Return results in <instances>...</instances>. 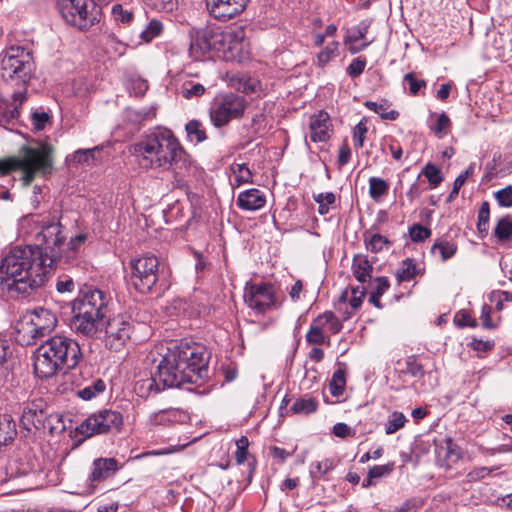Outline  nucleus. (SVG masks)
Instances as JSON below:
<instances>
[{
    "label": "nucleus",
    "instance_id": "nucleus-1",
    "mask_svg": "<svg viewBox=\"0 0 512 512\" xmlns=\"http://www.w3.org/2000/svg\"><path fill=\"white\" fill-rule=\"evenodd\" d=\"M61 224L41 221L37 244L11 249L0 261V289L10 296L28 295L51 277L61 256L54 246L62 243Z\"/></svg>",
    "mask_w": 512,
    "mask_h": 512
},
{
    "label": "nucleus",
    "instance_id": "nucleus-2",
    "mask_svg": "<svg viewBox=\"0 0 512 512\" xmlns=\"http://www.w3.org/2000/svg\"><path fill=\"white\" fill-rule=\"evenodd\" d=\"M137 165L145 171L172 172L182 176L191 166L190 155L171 130L144 135L130 148Z\"/></svg>",
    "mask_w": 512,
    "mask_h": 512
},
{
    "label": "nucleus",
    "instance_id": "nucleus-3",
    "mask_svg": "<svg viewBox=\"0 0 512 512\" xmlns=\"http://www.w3.org/2000/svg\"><path fill=\"white\" fill-rule=\"evenodd\" d=\"M207 373L208 358L205 348L189 341H181L169 347L157 366V376L163 387L198 384Z\"/></svg>",
    "mask_w": 512,
    "mask_h": 512
},
{
    "label": "nucleus",
    "instance_id": "nucleus-4",
    "mask_svg": "<svg viewBox=\"0 0 512 512\" xmlns=\"http://www.w3.org/2000/svg\"><path fill=\"white\" fill-rule=\"evenodd\" d=\"M79 344L64 335L44 341L34 353V371L40 378H50L65 369L75 368L81 358Z\"/></svg>",
    "mask_w": 512,
    "mask_h": 512
},
{
    "label": "nucleus",
    "instance_id": "nucleus-5",
    "mask_svg": "<svg viewBox=\"0 0 512 512\" xmlns=\"http://www.w3.org/2000/svg\"><path fill=\"white\" fill-rule=\"evenodd\" d=\"M52 164L53 149L49 145L23 146L17 155L0 159V175L19 171L20 180L27 187L38 175L48 173Z\"/></svg>",
    "mask_w": 512,
    "mask_h": 512
},
{
    "label": "nucleus",
    "instance_id": "nucleus-6",
    "mask_svg": "<svg viewBox=\"0 0 512 512\" xmlns=\"http://www.w3.org/2000/svg\"><path fill=\"white\" fill-rule=\"evenodd\" d=\"M35 70L32 53L22 46L7 48L1 58V78L8 83L25 87L31 80Z\"/></svg>",
    "mask_w": 512,
    "mask_h": 512
},
{
    "label": "nucleus",
    "instance_id": "nucleus-7",
    "mask_svg": "<svg viewBox=\"0 0 512 512\" xmlns=\"http://www.w3.org/2000/svg\"><path fill=\"white\" fill-rule=\"evenodd\" d=\"M57 325L54 313L45 308H38L27 313L16 325V339L21 345H33L49 335Z\"/></svg>",
    "mask_w": 512,
    "mask_h": 512
},
{
    "label": "nucleus",
    "instance_id": "nucleus-8",
    "mask_svg": "<svg viewBox=\"0 0 512 512\" xmlns=\"http://www.w3.org/2000/svg\"><path fill=\"white\" fill-rule=\"evenodd\" d=\"M57 5L63 19L80 30H86L98 21L93 0H58Z\"/></svg>",
    "mask_w": 512,
    "mask_h": 512
},
{
    "label": "nucleus",
    "instance_id": "nucleus-9",
    "mask_svg": "<svg viewBox=\"0 0 512 512\" xmlns=\"http://www.w3.org/2000/svg\"><path fill=\"white\" fill-rule=\"evenodd\" d=\"M246 105L245 98L235 93H227L216 98L210 108L212 124L220 128L234 119H240Z\"/></svg>",
    "mask_w": 512,
    "mask_h": 512
},
{
    "label": "nucleus",
    "instance_id": "nucleus-10",
    "mask_svg": "<svg viewBox=\"0 0 512 512\" xmlns=\"http://www.w3.org/2000/svg\"><path fill=\"white\" fill-rule=\"evenodd\" d=\"M217 52L219 57L226 61L241 62L247 54V41L245 32L241 27L218 29L216 35Z\"/></svg>",
    "mask_w": 512,
    "mask_h": 512
},
{
    "label": "nucleus",
    "instance_id": "nucleus-11",
    "mask_svg": "<svg viewBox=\"0 0 512 512\" xmlns=\"http://www.w3.org/2000/svg\"><path fill=\"white\" fill-rule=\"evenodd\" d=\"M243 298L247 306L258 314H264L282 305L274 286L269 283L246 284Z\"/></svg>",
    "mask_w": 512,
    "mask_h": 512
},
{
    "label": "nucleus",
    "instance_id": "nucleus-12",
    "mask_svg": "<svg viewBox=\"0 0 512 512\" xmlns=\"http://www.w3.org/2000/svg\"><path fill=\"white\" fill-rule=\"evenodd\" d=\"M123 425V416L120 412L104 409L90 415L78 427V432L85 437L94 434L118 432Z\"/></svg>",
    "mask_w": 512,
    "mask_h": 512
},
{
    "label": "nucleus",
    "instance_id": "nucleus-13",
    "mask_svg": "<svg viewBox=\"0 0 512 512\" xmlns=\"http://www.w3.org/2000/svg\"><path fill=\"white\" fill-rule=\"evenodd\" d=\"M158 258L154 255L139 257L131 261V280L136 290L148 293L158 281Z\"/></svg>",
    "mask_w": 512,
    "mask_h": 512
},
{
    "label": "nucleus",
    "instance_id": "nucleus-14",
    "mask_svg": "<svg viewBox=\"0 0 512 512\" xmlns=\"http://www.w3.org/2000/svg\"><path fill=\"white\" fill-rule=\"evenodd\" d=\"M342 328V321L332 311H325L312 320L305 335L306 342L330 345V335L338 334Z\"/></svg>",
    "mask_w": 512,
    "mask_h": 512
},
{
    "label": "nucleus",
    "instance_id": "nucleus-15",
    "mask_svg": "<svg viewBox=\"0 0 512 512\" xmlns=\"http://www.w3.org/2000/svg\"><path fill=\"white\" fill-rule=\"evenodd\" d=\"M218 28L204 27L191 28L190 36V55L195 60H201L209 52H217L216 35Z\"/></svg>",
    "mask_w": 512,
    "mask_h": 512
},
{
    "label": "nucleus",
    "instance_id": "nucleus-16",
    "mask_svg": "<svg viewBox=\"0 0 512 512\" xmlns=\"http://www.w3.org/2000/svg\"><path fill=\"white\" fill-rule=\"evenodd\" d=\"M132 325L121 316L109 320L106 326L105 344L110 350H120L130 338Z\"/></svg>",
    "mask_w": 512,
    "mask_h": 512
},
{
    "label": "nucleus",
    "instance_id": "nucleus-17",
    "mask_svg": "<svg viewBox=\"0 0 512 512\" xmlns=\"http://www.w3.org/2000/svg\"><path fill=\"white\" fill-rule=\"evenodd\" d=\"M105 295L98 289L89 288L74 300L72 311L104 317Z\"/></svg>",
    "mask_w": 512,
    "mask_h": 512
},
{
    "label": "nucleus",
    "instance_id": "nucleus-18",
    "mask_svg": "<svg viewBox=\"0 0 512 512\" xmlns=\"http://www.w3.org/2000/svg\"><path fill=\"white\" fill-rule=\"evenodd\" d=\"M250 0H206L211 16L218 20H229L241 13Z\"/></svg>",
    "mask_w": 512,
    "mask_h": 512
},
{
    "label": "nucleus",
    "instance_id": "nucleus-19",
    "mask_svg": "<svg viewBox=\"0 0 512 512\" xmlns=\"http://www.w3.org/2000/svg\"><path fill=\"white\" fill-rule=\"evenodd\" d=\"M70 327L77 334L94 337L102 327V317L72 311Z\"/></svg>",
    "mask_w": 512,
    "mask_h": 512
},
{
    "label": "nucleus",
    "instance_id": "nucleus-20",
    "mask_svg": "<svg viewBox=\"0 0 512 512\" xmlns=\"http://www.w3.org/2000/svg\"><path fill=\"white\" fill-rule=\"evenodd\" d=\"M310 139L313 142H326L332 132L330 116L325 111H319L310 117Z\"/></svg>",
    "mask_w": 512,
    "mask_h": 512
},
{
    "label": "nucleus",
    "instance_id": "nucleus-21",
    "mask_svg": "<svg viewBox=\"0 0 512 512\" xmlns=\"http://www.w3.org/2000/svg\"><path fill=\"white\" fill-rule=\"evenodd\" d=\"M119 469L115 458H97L92 462L88 481L91 485L112 477Z\"/></svg>",
    "mask_w": 512,
    "mask_h": 512
},
{
    "label": "nucleus",
    "instance_id": "nucleus-22",
    "mask_svg": "<svg viewBox=\"0 0 512 512\" xmlns=\"http://www.w3.org/2000/svg\"><path fill=\"white\" fill-rule=\"evenodd\" d=\"M236 204L241 210L257 211L265 206L266 195L259 189H248L239 193Z\"/></svg>",
    "mask_w": 512,
    "mask_h": 512
},
{
    "label": "nucleus",
    "instance_id": "nucleus-23",
    "mask_svg": "<svg viewBox=\"0 0 512 512\" xmlns=\"http://www.w3.org/2000/svg\"><path fill=\"white\" fill-rule=\"evenodd\" d=\"M60 236L63 237L62 243L55 246V251L61 256V260L58 262V265L61 263H70L71 260L75 258L78 248L86 240L85 234H79L74 238H71L70 241L65 244V236L62 235V231L60 232ZM50 245L54 247L53 243H50Z\"/></svg>",
    "mask_w": 512,
    "mask_h": 512
},
{
    "label": "nucleus",
    "instance_id": "nucleus-24",
    "mask_svg": "<svg viewBox=\"0 0 512 512\" xmlns=\"http://www.w3.org/2000/svg\"><path fill=\"white\" fill-rule=\"evenodd\" d=\"M369 29V24L366 22L360 23L357 27L352 28L344 38L345 44H350L349 51L356 54L364 50L372 41L363 42L357 45L359 40H364Z\"/></svg>",
    "mask_w": 512,
    "mask_h": 512
},
{
    "label": "nucleus",
    "instance_id": "nucleus-25",
    "mask_svg": "<svg viewBox=\"0 0 512 512\" xmlns=\"http://www.w3.org/2000/svg\"><path fill=\"white\" fill-rule=\"evenodd\" d=\"M44 412L40 404L29 403L23 408L22 424L27 430L38 429L43 424Z\"/></svg>",
    "mask_w": 512,
    "mask_h": 512
},
{
    "label": "nucleus",
    "instance_id": "nucleus-26",
    "mask_svg": "<svg viewBox=\"0 0 512 512\" xmlns=\"http://www.w3.org/2000/svg\"><path fill=\"white\" fill-rule=\"evenodd\" d=\"M102 147L95 146L89 149H78L69 156L70 165H86L92 166L99 161Z\"/></svg>",
    "mask_w": 512,
    "mask_h": 512
},
{
    "label": "nucleus",
    "instance_id": "nucleus-27",
    "mask_svg": "<svg viewBox=\"0 0 512 512\" xmlns=\"http://www.w3.org/2000/svg\"><path fill=\"white\" fill-rule=\"evenodd\" d=\"M437 457L438 461L450 468L461 458L460 448L452 439H447L445 444L437 449Z\"/></svg>",
    "mask_w": 512,
    "mask_h": 512
},
{
    "label": "nucleus",
    "instance_id": "nucleus-28",
    "mask_svg": "<svg viewBox=\"0 0 512 512\" xmlns=\"http://www.w3.org/2000/svg\"><path fill=\"white\" fill-rule=\"evenodd\" d=\"M16 436V423L11 415H0V447L11 444Z\"/></svg>",
    "mask_w": 512,
    "mask_h": 512
},
{
    "label": "nucleus",
    "instance_id": "nucleus-29",
    "mask_svg": "<svg viewBox=\"0 0 512 512\" xmlns=\"http://www.w3.org/2000/svg\"><path fill=\"white\" fill-rule=\"evenodd\" d=\"M165 388L159 380L157 373L154 376L142 378L135 384V391L141 397H148L152 393H158Z\"/></svg>",
    "mask_w": 512,
    "mask_h": 512
},
{
    "label": "nucleus",
    "instance_id": "nucleus-30",
    "mask_svg": "<svg viewBox=\"0 0 512 512\" xmlns=\"http://www.w3.org/2000/svg\"><path fill=\"white\" fill-rule=\"evenodd\" d=\"M372 264L362 255H356L353 258L352 270L355 278L361 282H366L371 277Z\"/></svg>",
    "mask_w": 512,
    "mask_h": 512
},
{
    "label": "nucleus",
    "instance_id": "nucleus-31",
    "mask_svg": "<svg viewBox=\"0 0 512 512\" xmlns=\"http://www.w3.org/2000/svg\"><path fill=\"white\" fill-rule=\"evenodd\" d=\"M458 246L455 242L447 239H438L431 247V253L439 255L442 261L452 258L457 252Z\"/></svg>",
    "mask_w": 512,
    "mask_h": 512
},
{
    "label": "nucleus",
    "instance_id": "nucleus-32",
    "mask_svg": "<svg viewBox=\"0 0 512 512\" xmlns=\"http://www.w3.org/2000/svg\"><path fill=\"white\" fill-rule=\"evenodd\" d=\"M364 106L370 111L377 113L383 120L394 121L399 117V112L397 110H388L390 103L387 100H382L379 103L374 101H366Z\"/></svg>",
    "mask_w": 512,
    "mask_h": 512
},
{
    "label": "nucleus",
    "instance_id": "nucleus-33",
    "mask_svg": "<svg viewBox=\"0 0 512 512\" xmlns=\"http://www.w3.org/2000/svg\"><path fill=\"white\" fill-rule=\"evenodd\" d=\"M419 273V268L415 261L411 258H407L402 261L401 266L397 269L395 276L398 283L409 282L413 280Z\"/></svg>",
    "mask_w": 512,
    "mask_h": 512
},
{
    "label": "nucleus",
    "instance_id": "nucleus-34",
    "mask_svg": "<svg viewBox=\"0 0 512 512\" xmlns=\"http://www.w3.org/2000/svg\"><path fill=\"white\" fill-rule=\"evenodd\" d=\"M364 242L366 248L373 253H378L385 248L388 249L391 245V242L385 236L380 234L369 235L367 232L364 234Z\"/></svg>",
    "mask_w": 512,
    "mask_h": 512
},
{
    "label": "nucleus",
    "instance_id": "nucleus-35",
    "mask_svg": "<svg viewBox=\"0 0 512 512\" xmlns=\"http://www.w3.org/2000/svg\"><path fill=\"white\" fill-rule=\"evenodd\" d=\"M106 389V384L102 379H96L91 384L77 391V395L83 400H91L102 394Z\"/></svg>",
    "mask_w": 512,
    "mask_h": 512
},
{
    "label": "nucleus",
    "instance_id": "nucleus-36",
    "mask_svg": "<svg viewBox=\"0 0 512 512\" xmlns=\"http://www.w3.org/2000/svg\"><path fill=\"white\" fill-rule=\"evenodd\" d=\"M163 23L156 18L151 19L145 29L140 33V39L145 43H150L153 39L163 33Z\"/></svg>",
    "mask_w": 512,
    "mask_h": 512
},
{
    "label": "nucleus",
    "instance_id": "nucleus-37",
    "mask_svg": "<svg viewBox=\"0 0 512 512\" xmlns=\"http://www.w3.org/2000/svg\"><path fill=\"white\" fill-rule=\"evenodd\" d=\"M318 408V401L313 397H305L297 399L291 406L294 414H311Z\"/></svg>",
    "mask_w": 512,
    "mask_h": 512
},
{
    "label": "nucleus",
    "instance_id": "nucleus-38",
    "mask_svg": "<svg viewBox=\"0 0 512 512\" xmlns=\"http://www.w3.org/2000/svg\"><path fill=\"white\" fill-rule=\"evenodd\" d=\"M389 190V184L382 178L370 177L369 178V195L374 201H378L381 197L386 195Z\"/></svg>",
    "mask_w": 512,
    "mask_h": 512
},
{
    "label": "nucleus",
    "instance_id": "nucleus-39",
    "mask_svg": "<svg viewBox=\"0 0 512 512\" xmlns=\"http://www.w3.org/2000/svg\"><path fill=\"white\" fill-rule=\"evenodd\" d=\"M185 130L190 141L200 143L205 141L207 138L203 124L198 120L189 121L185 126Z\"/></svg>",
    "mask_w": 512,
    "mask_h": 512
},
{
    "label": "nucleus",
    "instance_id": "nucleus-40",
    "mask_svg": "<svg viewBox=\"0 0 512 512\" xmlns=\"http://www.w3.org/2000/svg\"><path fill=\"white\" fill-rule=\"evenodd\" d=\"M335 467L333 459L326 458L322 461H316L311 464L310 475L313 479L322 478Z\"/></svg>",
    "mask_w": 512,
    "mask_h": 512
},
{
    "label": "nucleus",
    "instance_id": "nucleus-41",
    "mask_svg": "<svg viewBox=\"0 0 512 512\" xmlns=\"http://www.w3.org/2000/svg\"><path fill=\"white\" fill-rule=\"evenodd\" d=\"M345 385V372L341 369L336 370L329 384L330 393L335 397L343 395Z\"/></svg>",
    "mask_w": 512,
    "mask_h": 512
},
{
    "label": "nucleus",
    "instance_id": "nucleus-42",
    "mask_svg": "<svg viewBox=\"0 0 512 512\" xmlns=\"http://www.w3.org/2000/svg\"><path fill=\"white\" fill-rule=\"evenodd\" d=\"M494 235L500 241H505L510 239L512 236V219L509 216L501 218L495 228Z\"/></svg>",
    "mask_w": 512,
    "mask_h": 512
},
{
    "label": "nucleus",
    "instance_id": "nucleus-43",
    "mask_svg": "<svg viewBox=\"0 0 512 512\" xmlns=\"http://www.w3.org/2000/svg\"><path fill=\"white\" fill-rule=\"evenodd\" d=\"M407 419L401 412L394 411L385 424V433L388 435L396 433L398 430L404 427Z\"/></svg>",
    "mask_w": 512,
    "mask_h": 512
},
{
    "label": "nucleus",
    "instance_id": "nucleus-44",
    "mask_svg": "<svg viewBox=\"0 0 512 512\" xmlns=\"http://www.w3.org/2000/svg\"><path fill=\"white\" fill-rule=\"evenodd\" d=\"M339 42H330L324 50L317 55V65L324 67L329 61L338 55Z\"/></svg>",
    "mask_w": 512,
    "mask_h": 512
},
{
    "label": "nucleus",
    "instance_id": "nucleus-45",
    "mask_svg": "<svg viewBox=\"0 0 512 512\" xmlns=\"http://www.w3.org/2000/svg\"><path fill=\"white\" fill-rule=\"evenodd\" d=\"M18 116L19 110L17 104H8L5 101H0V125L9 123Z\"/></svg>",
    "mask_w": 512,
    "mask_h": 512
},
{
    "label": "nucleus",
    "instance_id": "nucleus-46",
    "mask_svg": "<svg viewBox=\"0 0 512 512\" xmlns=\"http://www.w3.org/2000/svg\"><path fill=\"white\" fill-rule=\"evenodd\" d=\"M313 198L319 205L318 212L321 215H326L330 210V205H333L336 201V197L332 192L319 193L313 195Z\"/></svg>",
    "mask_w": 512,
    "mask_h": 512
},
{
    "label": "nucleus",
    "instance_id": "nucleus-47",
    "mask_svg": "<svg viewBox=\"0 0 512 512\" xmlns=\"http://www.w3.org/2000/svg\"><path fill=\"white\" fill-rule=\"evenodd\" d=\"M144 5L159 11V12H172L178 6V0H142Z\"/></svg>",
    "mask_w": 512,
    "mask_h": 512
},
{
    "label": "nucleus",
    "instance_id": "nucleus-48",
    "mask_svg": "<svg viewBox=\"0 0 512 512\" xmlns=\"http://www.w3.org/2000/svg\"><path fill=\"white\" fill-rule=\"evenodd\" d=\"M232 171L235 176V182L238 186L244 183L252 182V173L250 169L244 163L234 164L232 166Z\"/></svg>",
    "mask_w": 512,
    "mask_h": 512
},
{
    "label": "nucleus",
    "instance_id": "nucleus-49",
    "mask_svg": "<svg viewBox=\"0 0 512 512\" xmlns=\"http://www.w3.org/2000/svg\"><path fill=\"white\" fill-rule=\"evenodd\" d=\"M204 93L205 87L200 83H185L180 89V94L185 99L197 98Z\"/></svg>",
    "mask_w": 512,
    "mask_h": 512
},
{
    "label": "nucleus",
    "instance_id": "nucleus-50",
    "mask_svg": "<svg viewBox=\"0 0 512 512\" xmlns=\"http://www.w3.org/2000/svg\"><path fill=\"white\" fill-rule=\"evenodd\" d=\"M233 85L237 90L249 94L257 90L259 82L249 76H241L237 79V83H234Z\"/></svg>",
    "mask_w": 512,
    "mask_h": 512
},
{
    "label": "nucleus",
    "instance_id": "nucleus-51",
    "mask_svg": "<svg viewBox=\"0 0 512 512\" xmlns=\"http://www.w3.org/2000/svg\"><path fill=\"white\" fill-rule=\"evenodd\" d=\"M490 208L488 202H483L478 211L477 228L479 233L487 234L489 229Z\"/></svg>",
    "mask_w": 512,
    "mask_h": 512
},
{
    "label": "nucleus",
    "instance_id": "nucleus-52",
    "mask_svg": "<svg viewBox=\"0 0 512 512\" xmlns=\"http://www.w3.org/2000/svg\"><path fill=\"white\" fill-rule=\"evenodd\" d=\"M175 410H161L150 415V422L154 425H166L176 418Z\"/></svg>",
    "mask_w": 512,
    "mask_h": 512
},
{
    "label": "nucleus",
    "instance_id": "nucleus-53",
    "mask_svg": "<svg viewBox=\"0 0 512 512\" xmlns=\"http://www.w3.org/2000/svg\"><path fill=\"white\" fill-rule=\"evenodd\" d=\"M498 469H499V466H495V467H491V468H489V467H476L473 470H471L469 473H467L465 481L467 483L477 482V481H479L481 479H484L485 477H487L492 472H494V471H496Z\"/></svg>",
    "mask_w": 512,
    "mask_h": 512
},
{
    "label": "nucleus",
    "instance_id": "nucleus-54",
    "mask_svg": "<svg viewBox=\"0 0 512 512\" xmlns=\"http://www.w3.org/2000/svg\"><path fill=\"white\" fill-rule=\"evenodd\" d=\"M423 174L428 179L431 188H436L443 181L440 169L433 164H427L423 170Z\"/></svg>",
    "mask_w": 512,
    "mask_h": 512
},
{
    "label": "nucleus",
    "instance_id": "nucleus-55",
    "mask_svg": "<svg viewBox=\"0 0 512 512\" xmlns=\"http://www.w3.org/2000/svg\"><path fill=\"white\" fill-rule=\"evenodd\" d=\"M368 132V128H367V125H366V121L365 120H361L354 128H353V132H352V139H353V143H354V146L357 148V149H360L363 147L364 145V140H365V137H366V134Z\"/></svg>",
    "mask_w": 512,
    "mask_h": 512
},
{
    "label": "nucleus",
    "instance_id": "nucleus-56",
    "mask_svg": "<svg viewBox=\"0 0 512 512\" xmlns=\"http://www.w3.org/2000/svg\"><path fill=\"white\" fill-rule=\"evenodd\" d=\"M403 372L413 377H423L425 374L423 366L414 356H410L405 360V369Z\"/></svg>",
    "mask_w": 512,
    "mask_h": 512
},
{
    "label": "nucleus",
    "instance_id": "nucleus-57",
    "mask_svg": "<svg viewBox=\"0 0 512 512\" xmlns=\"http://www.w3.org/2000/svg\"><path fill=\"white\" fill-rule=\"evenodd\" d=\"M410 238L413 242H422L431 235V230L420 224H414L409 230Z\"/></svg>",
    "mask_w": 512,
    "mask_h": 512
},
{
    "label": "nucleus",
    "instance_id": "nucleus-58",
    "mask_svg": "<svg viewBox=\"0 0 512 512\" xmlns=\"http://www.w3.org/2000/svg\"><path fill=\"white\" fill-rule=\"evenodd\" d=\"M111 12L116 22L129 24L133 20V13L124 9L120 4H115Z\"/></svg>",
    "mask_w": 512,
    "mask_h": 512
},
{
    "label": "nucleus",
    "instance_id": "nucleus-59",
    "mask_svg": "<svg viewBox=\"0 0 512 512\" xmlns=\"http://www.w3.org/2000/svg\"><path fill=\"white\" fill-rule=\"evenodd\" d=\"M403 81L409 84V91L412 95H417L418 92L426 87L425 80L417 79L414 73H407Z\"/></svg>",
    "mask_w": 512,
    "mask_h": 512
},
{
    "label": "nucleus",
    "instance_id": "nucleus-60",
    "mask_svg": "<svg viewBox=\"0 0 512 512\" xmlns=\"http://www.w3.org/2000/svg\"><path fill=\"white\" fill-rule=\"evenodd\" d=\"M451 121L449 117L443 112L438 118L436 124L433 126L432 130L438 137H443L447 133L449 129Z\"/></svg>",
    "mask_w": 512,
    "mask_h": 512
},
{
    "label": "nucleus",
    "instance_id": "nucleus-61",
    "mask_svg": "<svg viewBox=\"0 0 512 512\" xmlns=\"http://www.w3.org/2000/svg\"><path fill=\"white\" fill-rule=\"evenodd\" d=\"M366 67V60L362 57L355 58L347 67V73L355 78L361 75Z\"/></svg>",
    "mask_w": 512,
    "mask_h": 512
},
{
    "label": "nucleus",
    "instance_id": "nucleus-62",
    "mask_svg": "<svg viewBox=\"0 0 512 512\" xmlns=\"http://www.w3.org/2000/svg\"><path fill=\"white\" fill-rule=\"evenodd\" d=\"M394 463H389L385 465H375L369 469L370 478L379 479L383 476L390 474L393 470Z\"/></svg>",
    "mask_w": 512,
    "mask_h": 512
},
{
    "label": "nucleus",
    "instance_id": "nucleus-63",
    "mask_svg": "<svg viewBox=\"0 0 512 512\" xmlns=\"http://www.w3.org/2000/svg\"><path fill=\"white\" fill-rule=\"evenodd\" d=\"M496 200L499 205L503 207H511L512 206V186H507L495 194Z\"/></svg>",
    "mask_w": 512,
    "mask_h": 512
},
{
    "label": "nucleus",
    "instance_id": "nucleus-64",
    "mask_svg": "<svg viewBox=\"0 0 512 512\" xmlns=\"http://www.w3.org/2000/svg\"><path fill=\"white\" fill-rule=\"evenodd\" d=\"M31 120L34 129L40 131L45 128V125L49 120V115L45 112H35L32 114Z\"/></svg>",
    "mask_w": 512,
    "mask_h": 512
}]
</instances>
